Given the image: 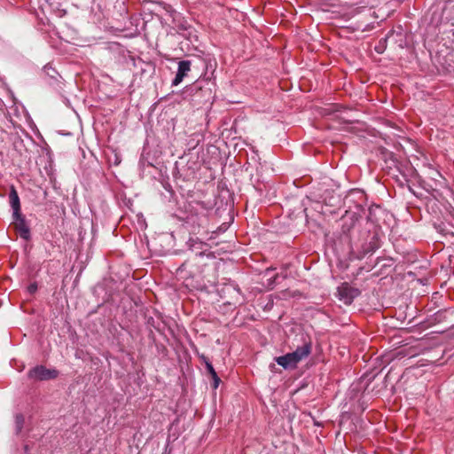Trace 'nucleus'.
Segmentation results:
<instances>
[{
    "instance_id": "9d476101",
    "label": "nucleus",
    "mask_w": 454,
    "mask_h": 454,
    "mask_svg": "<svg viewBox=\"0 0 454 454\" xmlns=\"http://www.w3.org/2000/svg\"><path fill=\"white\" fill-rule=\"evenodd\" d=\"M200 359L205 364L206 369L207 371V373L212 377L215 376L216 372L214 369L211 362L208 360V358L205 355H200Z\"/></svg>"
},
{
    "instance_id": "ddd939ff",
    "label": "nucleus",
    "mask_w": 454,
    "mask_h": 454,
    "mask_svg": "<svg viewBox=\"0 0 454 454\" xmlns=\"http://www.w3.org/2000/svg\"><path fill=\"white\" fill-rule=\"evenodd\" d=\"M36 291H37V284H36L35 282L31 283V284L27 286V292H28L30 294H34Z\"/></svg>"
},
{
    "instance_id": "39448f33",
    "label": "nucleus",
    "mask_w": 454,
    "mask_h": 454,
    "mask_svg": "<svg viewBox=\"0 0 454 454\" xmlns=\"http://www.w3.org/2000/svg\"><path fill=\"white\" fill-rule=\"evenodd\" d=\"M13 222L12 225L15 231L19 233L21 239L25 240H29L31 238L30 228L28 227L25 216L21 214V212L18 213V215H12Z\"/></svg>"
},
{
    "instance_id": "7ed1b4c3",
    "label": "nucleus",
    "mask_w": 454,
    "mask_h": 454,
    "mask_svg": "<svg viewBox=\"0 0 454 454\" xmlns=\"http://www.w3.org/2000/svg\"><path fill=\"white\" fill-rule=\"evenodd\" d=\"M360 294L361 291L358 288L350 286L348 282L342 283L337 288V296L345 305H350Z\"/></svg>"
},
{
    "instance_id": "f8f14e48",
    "label": "nucleus",
    "mask_w": 454,
    "mask_h": 454,
    "mask_svg": "<svg viewBox=\"0 0 454 454\" xmlns=\"http://www.w3.org/2000/svg\"><path fill=\"white\" fill-rule=\"evenodd\" d=\"M199 223H198V228L200 227H205V224L207 222V218L205 215H201L200 217H198Z\"/></svg>"
},
{
    "instance_id": "f257e3e1",
    "label": "nucleus",
    "mask_w": 454,
    "mask_h": 454,
    "mask_svg": "<svg viewBox=\"0 0 454 454\" xmlns=\"http://www.w3.org/2000/svg\"><path fill=\"white\" fill-rule=\"evenodd\" d=\"M203 254L204 252H200L194 258L186 260L176 270L178 278L182 279L187 287L198 289L203 285L206 267Z\"/></svg>"
},
{
    "instance_id": "f03ea898",
    "label": "nucleus",
    "mask_w": 454,
    "mask_h": 454,
    "mask_svg": "<svg viewBox=\"0 0 454 454\" xmlns=\"http://www.w3.org/2000/svg\"><path fill=\"white\" fill-rule=\"evenodd\" d=\"M311 349V342H304L302 346L298 347L294 352L278 356L275 358V361L285 369H294L302 359L309 356Z\"/></svg>"
},
{
    "instance_id": "1a4fd4ad",
    "label": "nucleus",
    "mask_w": 454,
    "mask_h": 454,
    "mask_svg": "<svg viewBox=\"0 0 454 454\" xmlns=\"http://www.w3.org/2000/svg\"><path fill=\"white\" fill-rule=\"evenodd\" d=\"M380 247V241L377 235H372L369 243L363 247L362 255L364 256L368 254L373 253Z\"/></svg>"
},
{
    "instance_id": "6e6552de",
    "label": "nucleus",
    "mask_w": 454,
    "mask_h": 454,
    "mask_svg": "<svg viewBox=\"0 0 454 454\" xmlns=\"http://www.w3.org/2000/svg\"><path fill=\"white\" fill-rule=\"evenodd\" d=\"M9 200L14 215L20 212V201L18 192L13 185L11 186L9 192Z\"/></svg>"
},
{
    "instance_id": "dca6fc26",
    "label": "nucleus",
    "mask_w": 454,
    "mask_h": 454,
    "mask_svg": "<svg viewBox=\"0 0 454 454\" xmlns=\"http://www.w3.org/2000/svg\"><path fill=\"white\" fill-rule=\"evenodd\" d=\"M189 220H190V221H192V223H194V220H193V217H192H192H190V218H189Z\"/></svg>"
},
{
    "instance_id": "0eeeda50",
    "label": "nucleus",
    "mask_w": 454,
    "mask_h": 454,
    "mask_svg": "<svg viewBox=\"0 0 454 454\" xmlns=\"http://www.w3.org/2000/svg\"><path fill=\"white\" fill-rule=\"evenodd\" d=\"M341 231L343 234L348 235L355 228L358 221V216L355 213H346V215L341 217Z\"/></svg>"
},
{
    "instance_id": "2eb2a0df",
    "label": "nucleus",
    "mask_w": 454,
    "mask_h": 454,
    "mask_svg": "<svg viewBox=\"0 0 454 454\" xmlns=\"http://www.w3.org/2000/svg\"><path fill=\"white\" fill-rule=\"evenodd\" d=\"M190 242L192 243L191 244V248L192 249V247L196 245V244H199L200 246H207L206 244L202 243V242H200V243H197L195 242L192 239H190Z\"/></svg>"
},
{
    "instance_id": "9b49d317",
    "label": "nucleus",
    "mask_w": 454,
    "mask_h": 454,
    "mask_svg": "<svg viewBox=\"0 0 454 454\" xmlns=\"http://www.w3.org/2000/svg\"><path fill=\"white\" fill-rule=\"evenodd\" d=\"M25 424V418L23 414L18 413L15 416V426L17 434L20 433Z\"/></svg>"
},
{
    "instance_id": "4468645a",
    "label": "nucleus",
    "mask_w": 454,
    "mask_h": 454,
    "mask_svg": "<svg viewBox=\"0 0 454 454\" xmlns=\"http://www.w3.org/2000/svg\"><path fill=\"white\" fill-rule=\"evenodd\" d=\"M211 378L213 380V387L216 389L220 384L221 380L218 377L217 373L215 374V376H212Z\"/></svg>"
},
{
    "instance_id": "423d86ee",
    "label": "nucleus",
    "mask_w": 454,
    "mask_h": 454,
    "mask_svg": "<svg viewBox=\"0 0 454 454\" xmlns=\"http://www.w3.org/2000/svg\"><path fill=\"white\" fill-rule=\"evenodd\" d=\"M191 61L190 60H181L178 63V69L176 74V77L172 81V86H177L180 84L184 78L187 75V74L191 70Z\"/></svg>"
},
{
    "instance_id": "20e7f679",
    "label": "nucleus",
    "mask_w": 454,
    "mask_h": 454,
    "mask_svg": "<svg viewBox=\"0 0 454 454\" xmlns=\"http://www.w3.org/2000/svg\"><path fill=\"white\" fill-rule=\"evenodd\" d=\"M28 378L36 380H48L56 379L59 376V371L56 369H47L43 365H37L28 372Z\"/></svg>"
}]
</instances>
